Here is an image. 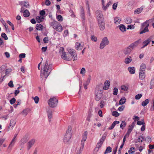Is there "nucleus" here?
Masks as SVG:
<instances>
[{
  "mask_svg": "<svg viewBox=\"0 0 154 154\" xmlns=\"http://www.w3.org/2000/svg\"><path fill=\"white\" fill-rule=\"evenodd\" d=\"M52 69V64H48V62L46 60L41 70V77L42 78H47Z\"/></svg>",
  "mask_w": 154,
  "mask_h": 154,
  "instance_id": "1",
  "label": "nucleus"
},
{
  "mask_svg": "<svg viewBox=\"0 0 154 154\" xmlns=\"http://www.w3.org/2000/svg\"><path fill=\"white\" fill-rule=\"evenodd\" d=\"M71 127L70 126H69L64 137L63 140L65 143H67L70 140L71 137Z\"/></svg>",
  "mask_w": 154,
  "mask_h": 154,
  "instance_id": "2",
  "label": "nucleus"
},
{
  "mask_svg": "<svg viewBox=\"0 0 154 154\" xmlns=\"http://www.w3.org/2000/svg\"><path fill=\"white\" fill-rule=\"evenodd\" d=\"M58 101V100L56 97H53L49 99L48 102V104L51 107H55L57 105Z\"/></svg>",
  "mask_w": 154,
  "mask_h": 154,
  "instance_id": "3",
  "label": "nucleus"
},
{
  "mask_svg": "<svg viewBox=\"0 0 154 154\" xmlns=\"http://www.w3.org/2000/svg\"><path fill=\"white\" fill-rule=\"evenodd\" d=\"M109 43V41L107 37H103L100 44L99 47L100 49H103L105 46L108 45Z\"/></svg>",
  "mask_w": 154,
  "mask_h": 154,
  "instance_id": "4",
  "label": "nucleus"
},
{
  "mask_svg": "<svg viewBox=\"0 0 154 154\" xmlns=\"http://www.w3.org/2000/svg\"><path fill=\"white\" fill-rule=\"evenodd\" d=\"M95 14L98 21L103 20V15L101 11L97 10L96 11Z\"/></svg>",
  "mask_w": 154,
  "mask_h": 154,
  "instance_id": "5",
  "label": "nucleus"
},
{
  "mask_svg": "<svg viewBox=\"0 0 154 154\" xmlns=\"http://www.w3.org/2000/svg\"><path fill=\"white\" fill-rule=\"evenodd\" d=\"M141 40L139 39L138 40H137L134 42L130 44L128 47L132 50L134 48L136 47L138 45L140 42Z\"/></svg>",
  "mask_w": 154,
  "mask_h": 154,
  "instance_id": "6",
  "label": "nucleus"
},
{
  "mask_svg": "<svg viewBox=\"0 0 154 154\" xmlns=\"http://www.w3.org/2000/svg\"><path fill=\"white\" fill-rule=\"evenodd\" d=\"M69 53L71 55L72 57L74 60H77V57L76 51L74 50L70 49L68 51Z\"/></svg>",
  "mask_w": 154,
  "mask_h": 154,
  "instance_id": "7",
  "label": "nucleus"
},
{
  "mask_svg": "<svg viewBox=\"0 0 154 154\" xmlns=\"http://www.w3.org/2000/svg\"><path fill=\"white\" fill-rule=\"evenodd\" d=\"M95 99L97 101L99 100L102 97V93L98 92V91H95Z\"/></svg>",
  "mask_w": 154,
  "mask_h": 154,
  "instance_id": "8",
  "label": "nucleus"
},
{
  "mask_svg": "<svg viewBox=\"0 0 154 154\" xmlns=\"http://www.w3.org/2000/svg\"><path fill=\"white\" fill-rule=\"evenodd\" d=\"M98 21V26L101 30H103L105 28V23L104 20H101Z\"/></svg>",
  "mask_w": 154,
  "mask_h": 154,
  "instance_id": "9",
  "label": "nucleus"
},
{
  "mask_svg": "<svg viewBox=\"0 0 154 154\" xmlns=\"http://www.w3.org/2000/svg\"><path fill=\"white\" fill-rule=\"evenodd\" d=\"M103 86L102 84H100L97 85L95 91H98V92L102 93L103 91L104 90Z\"/></svg>",
  "mask_w": 154,
  "mask_h": 154,
  "instance_id": "10",
  "label": "nucleus"
},
{
  "mask_svg": "<svg viewBox=\"0 0 154 154\" xmlns=\"http://www.w3.org/2000/svg\"><path fill=\"white\" fill-rule=\"evenodd\" d=\"M68 55V54H66L65 52L64 53L62 54L61 55L62 58L66 60H71V58Z\"/></svg>",
  "mask_w": 154,
  "mask_h": 154,
  "instance_id": "11",
  "label": "nucleus"
},
{
  "mask_svg": "<svg viewBox=\"0 0 154 154\" xmlns=\"http://www.w3.org/2000/svg\"><path fill=\"white\" fill-rule=\"evenodd\" d=\"M47 112V115L48 117L49 122H50L51 120V119L52 118V112L51 109L49 108L47 109L46 110Z\"/></svg>",
  "mask_w": 154,
  "mask_h": 154,
  "instance_id": "12",
  "label": "nucleus"
},
{
  "mask_svg": "<svg viewBox=\"0 0 154 154\" xmlns=\"http://www.w3.org/2000/svg\"><path fill=\"white\" fill-rule=\"evenodd\" d=\"M84 45L83 43L76 42L75 45L76 49L78 50H81L83 48Z\"/></svg>",
  "mask_w": 154,
  "mask_h": 154,
  "instance_id": "13",
  "label": "nucleus"
},
{
  "mask_svg": "<svg viewBox=\"0 0 154 154\" xmlns=\"http://www.w3.org/2000/svg\"><path fill=\"white\" fill-rule=\"evenodd\" d=\"M16 123V120L14 119H12L10 121L9 125V126L8 128H11V129H12L15 126Z\"/></svg>",
  "mask_w": 154,
  "mask_h": 154,
  "instance_id": "14",
  "label": "nucleus"
},
{
  "mask_svg": "<svg viewBox=\"0 0 154 154\" xmlns=\"http://www.w3.org/2000/svg\"><path fill=\"white\" fill-rule=\"evenodd\" d=\"M104 85L103 86L104 90H107L109 89L110 85V82L108 80H106L104 83Z\"/></svg>",
  "mask_w": 154,
  "mask_h": 154,
  "instance_id": "15",
  "label": "nucleus"
},
{
  "mask_svg": "<svg viewBox=\"0 0 154 154\" xmlns=\"http://www.w3.org/2000/svg\"><path fill=\"white\" fill-rule=\"evenodd\" d=\"M54 29L58 32H61L63 30V28L61 24L59 23Z\"/></svg>",
  "mask_w": 154,
  "mask_h": 154,
  "instance_id": "16",
  "label": "nucleus"
},
{
  "mask_svg": "<svg viewBox=\"0 0 154 154\" xmlns=\"http://www.w3.org/2000/svg\"><path fill=\"white\" fill-rule=\"evenodd\" d=\"M144 8L143 6H141V7L137 8L135 10L134 14H138L140 13L142 11Z\"/></svg>",
  "mask_w": 154,
  "mask_h": 154,
  "instance_id": "17",
  "label": "nucleus"
},
{
  "mask_svg": "<svg viewBox=\"0 0 154 154\" xmlns=\"http://www.w3.org/2000/svg\"><path fill=\"white\" fill-rule=\"evenodd\" d=\"M35 139H32L28 143V149H29L34 144L35 142Z\"/></svg>",
  "mask_w": 154,
  "mask_h": 154,
  "instance_id": "18",
  "label": "nucleus"
},
{
  "mask_svg": "<svg viewBox=\"0 0 154 154\" xmlns=\"http://www.w3.org/2000/svg\"><path fill=\"white\" fill-rule=\"evenodd\" d=\"M132 51L128 47L125 48L124 51V53L125 54H130L131 52Z\"/></svg>",
  "mask_w": 154,
  "mask_h": 154,
  "instance_id": "19",
  "label": "nucleus"
},
{
  "mask_svg": "<svg viewBox=\"0 0 154 154\" xmlns=\"http://www.w3.org/2000/svg\"><path fill=\"white\" fill-rule=\"evenodd\" d=\"M132 61L131 57L130 56H128L125 59V63L126 64L131 63Z\"/></svg>",
  "mask_w": 154,
  "mask_h": 154,
  "instance_id": "20",
  "label": "nucleus"
},
{
  "mask_svg": "<svg viewBox=\"0 0 154 154\" xmlns=\"http://www.w3.org/2000/svg\"><path fill=\"white\" fill-rule=\"evenodd\" d=\"M36 20L38 23H40L44 21V17H43L37 16L36 18Z\"/></svg>",
  "mask_w": 154,
  "mask_h": 154,
  "instance_id": "21",
  "label": "nucleus"
},
{
  "mask_svg": "<svg viewBox=\"0 0 154 154\" xmlns=\"http://www.w3.org/2000/svg\"><path fill=\"white\" fill-rule=\"evenodd\" d=\"M112 2L111 1H109L108 3H107L106 5H105L103 6H102V8L104 11H106L108 8L109 5L112 4Z\"/></svg>",
  "mask_w": 154,
  "mask_h": 154,
  "instance_id": "22",
  "label": "nucleus"
},
{
  "mask_svg": "<svg viewBox=\"0 0 154 154\" xmlns=\"http://www.w3.org/2000/svg\"><path fill=\"white\" fill-rule=\"evenodd\" d=\"M88 136V132L85 131L82 135V140L85 141L87 139Z\"/></svg>",
  "mask_w": 154,
  "mask_h": 154,
  "instance_id": "23",
  "label": "nucleus"
},
{
  "mask_svg": "<svg viewBox=\"0 0 154 154\" xmlns=\"http://www.w3.org/2000/svg\"><path fill=\"white\" fill-rule=\"evenodd\" d=\"M59 23L56 21H53L51 22L50 23V26H51L54 29L55 28L56 25H57Z\"/></svg>",
  "mask_w": 154,
  "mask_h": 154,
  "instance_id": "24",
  "label": "nucleus"
},
{
  "mask_svg": "<svg viewBox=\"0 0 154 154\" xmlns=\"http://www.w3.org/2000/svg\"><path fill=\"white\" fill-rule=\"evenodd\" d=\"M145 77L144 72L139 71V77L141 80L143 79Z\"/></svg>",
  "mask_w": 154,
  "mask_h": 154,
  "instance_id": "25",
  "label": "nucleus"
},
{
  "mask_svg": "<svg viewBox=\"0 0 154 154\" xmlns=\"http://www.w3.org/2000/svg\"><path fill=\"white\" fill-rule=\"evenodd\" d=\"M118 27L120 30L122 32L125 31L126 30V28L125 26L123 24H121L119 25Z\"/></svg>",
  "mask_w": 154,
  "mask_h": 154,
  "instance_id": "26",
  "label": "nucleus"
},
{
  "mask_svg": "<svg viewBox=\"0 0 154 154\" xmlns=\"http://www.w3.org/2000/svg\"><path fill=\"white\" fill-rule=\"evenodd\" d=\"M85 12L84 9L82 7H81V16L82 18L83 19H85Z\"/></svg>",
  "mask_w": 154,
  "mask_h": 154,
  "instance_id": "27",
  "label": "nucleus"
},
{
  "mask_svg": "<svg viewBox=\"0 0 154 154\" xmlns=\"http://www.w3.org/2000/svg\"><path fill=\"white\" fill-rule=\"evenodd\" d=\"M128 70L131 74H133L135 72V69L134 67H128Z\"/></svg>",
  "mask_w": 154,
  "mask_h": 154,
  "instance_id": "28",
  "label": "nucleus"
},
{
  "mask_svg": "<svg viewBox=\"0 0 154 154\" xmlns=\"http://www.w3.org/2000/svg\"><path fill=\"white\" fill-rule=\"evenodd\" d=\"M90 80V79L88 78V79L86 81L85 83L84 84V87L85 89L87 88V86L88 85Z\"/></svg>",
  "mask_w": 154,
  "mask_h": 154,
  "instance_id": "29",
  "label": "nucleus"
},
{
  "mask_svg": "<svg viewBox=\"0 0 154 154\" xmlns=\"http://www.w3.org/2000/svg\"><path fill=\"white\" fill-rule=\"evenodd\" d=\"M146 67V66L145 64L144 63L142 64L140 66L139 71L144 72Z\"/></svg>",
  "mask_w": 154,
  "mask_h": 154,
  "instance_id": "30",
  "label": "nucleus"
},
{
  "mask_svg": "<svg viewBox=\"0 0 154 154\" xmlns=\"http://www.w3.org/2000/svg\"><path fill=\"white\" fill-rule=\"evenodd\" d=\"M126 100V99L125 97H123L121 98L119 100V105L123 104L125 103Z\"/></svg>",
  "mask_w": 154,
  "mask_h": 154,
  "instance_id": "31",
  "label": "nucleus"
},
{
  "mask_svg": "<svg viewBox=\"0 0 154 154\" xmlns=\"http://www.w3.org/2000/svg\"><path fill=\"white\" fill-rule=\"evenodd\" d=\"M30 15V13L28 10H26L23 11V16L25 17H28Z\"/></svg>",
  "mask_w": 154,
  "mask_h": 154,
  "instance_id": "32",
  "label": "nucleus"
},
{
  "mask_svg": "<svg viewBox=\"0 0 154 154\" xmlns=\"http://www.w3.org/2000/svg\"><path fill=\"white\" fill-rule=\"evenodd\" d=\"M29 111V109H27L23 110L22 112V113L23 115H24L25 116H26L28 112Z\"/></svg>",
  "mask_w": 154,
  "mask_h": 154,
  "instance_id": "33",
  "label": "nucleus"
},
{
  "mask_svg": "<svg viewBox=\"0 0 154 154\" xmlns=\"http://www.w3.org/2000/svg\"><path fill=\"white\" fill-rule=\"evenodd\" d=\"M43 26L40 24H38L36 25V29L38 30H41L42 29Z\"/></svg>",
  "mask_w": 154,
  "mask_h": 154,
  "instance_id": "34",
  "label": "nucleus"
},
{
  "mask_svg": "<svg viewBox=\"0 0 154 154\" xmlns=\"http://www.w3.org/2000/svg\"><path fill=\"white\" fill-rule=\"evenodd\" d=\"M149 99H146L144 101L142 102L141 105L143 106H145L149 103Z\"/></svg>",
  "mask_w": 154,
  "mask_h": 154,
  "instance_id": "35",
  "label": "nucleus"
},
{
  "mask_svg": "<svg viewBox=\"0 0 154 154\" xmlns=\"http://www.w3.org/2000/svg\"><path fill=\"white\" fill-rule=\"evenodd\" d=\"M112 151V148L110 146H108L104 152V154H106L108 153H109Z\"/></svg>",
  "mask_w": 154,
  "mask_h": 154,
  "instance_id": "36",
  "label": "nucleus"
},
{
  "mask_svg": "<svg viewBox=\"0 0 154 154\" xmlns=\"http://www.w3.org/2000/svg\"><path fill=\"white\" fill-rule=\"evenodd\" d=\"M125 22L126 23L129 24L131 23L132 19L129 17H127L125 19Z\"/></svg>",
  "mask_w": 154,
  "mask_h": 154,
  "instance_id": "37",
  "label": "nucleus"
},
{
  "mask_svg": "<svg viewBox=\"0 0 154 154\" xmlns=\"http://www.w3.org/2000/svg\"><path fill=\"white\" fill-rule=\"evenodd\" d=\"M135 148L132 147L129 149L128 151V152L129 154H133L135 152Z\"/></svg>",
  "mask_w": 154,
  "mask_h": 154,
  "instance_id": "38",
  "label": "nucleus"
},
{
  "mask_svg": "<svg viewBox=\"0 0 154 154\" xmlns=\"http://www.w3.org/2000/svg\"><path fill=\"white\" fill-rule=\"evenodd\" d=\"M134 127V122H133L131 126H129V128H128L127 132L129 133H131L132 130H133Z\"/></svg>",
  "mask_w": 154,
  "mask_h": 154,
  "instance_id": "39",
  "label": "nucleus"
},
{
  "mask_svg": "<svg viewBox=\"0 0 154 154\" xmlns=\"http://www.w3.org/2000/svg\"><path fill=\"white\" fill-rule=\"evenodd\" d=\"M150 42L147 39L143 42V44H144L143 46L141 48H143L145 46H146Z\"/></svg>",
  "mask_w": 154,
  "mask_h": 154,
  "instance_id": "40",
  "label": "nucleus"
},
{
  "mask_svg": "<svg viewBox=\"0 0 154 154\" xmlns=\"http://www.w3.org/2000/svg\"><path fill=\"white\" fill-rule=\"evenodd\" d=\"M103 143V142L99 140L97 144L96 149L98 148V149L101 147Z\"/></svg>",
  "mask_w": 154,
  "mask_h": 154,
  "instance_id": "41",
  "label": "nucleus"
},
{
  "mask_svg": "<svg viewBox=\"0 0 154 154\" xmlns=\"http://www.w3.org/2000/svg\"><path fill=\"white\" fill-rule=\"evenodd\" d=\"M14 143L15 141L12 140L10 144H9L8 148L10 149H11L12 147L14 146Z\"/></svg>",
  "mask_w": 154,
  "mask_h": 154,
  "instance_id": "42",
  "label": "nucleus"
},
{
  "mask_svg": "<svg viewBox=\"0 0 154 154\" xmlns=\"http://www.w3.org/2000/svg\"><path fill=\"white\" fill-rule=\"evenodd\" d=\"M85 141L81 140V146L80 148V149L81 150H82L84 148Z\"/></svg>",
  "mask_w": 154,
  "mask_h": 154,
  "instance_id": "43",
  "label": "nucleus"
},
{
  "mask_svg": "<svg viewBox=\"0 0 154 154\" xmlns=\"http://www.w3.org/2000/svg\"><path fill=\"white\" fill-rule=\"evenodd\" d=\"M57 19L59 21H62L63 20V18L60 15H58L57 16Z\"/></svg>",
  "mask_w": 154,
  "mask_h": 154,
  "instance_id": "44",
  "label": "nucleus"
},
{
  "mask_svg": "<svg viewBox=\"0 0 154 154\" xmlns=\"http://www.w3.org/2000/svg\"><path fill=\"white\" fill-rule=\"evenodd\" d=\"M121 20L117 17H116L114 19V21L115 23H120Z\"/></svg>",
  "mask_w": 154,
  "mask_h": 154,
  "instance_id": "45",
  "label": "nucleus"
},
{
  "mask_svg": "<svg viewBox=\"0 0 154 154\" xmlns=\"http://www.w3.org/2000/svg\"><path fill=\"white\" fill-rule=\"evenodd\" d=\"M106 134H104L100 140L103 143L106 139Z\"/></svg>",
  "mask_w": 154,
  "mask_h": 154,
  "instance_id": "46",
  "label": "nucleus"
},
{
  "mask_svg": "<svg viewBox=\"0 0 154 154\" xmlns=\"http://www.w3.org/2000/svg\"><path fill=\"white\" fill-rule=\"evenodd\" d=\"M121 90L124 91H127L128 90V88L125 85L121 86Z\"/></svg>",
  "mask_w": 154,
  "mask_h": 154,
  "instance_id": "47",
  "label": "nucleus"
},
{
  "mask_svg": "<svg viewBox=\"0 0 154 154\" xmlns=\"http://www.w3.org/2000/svg\"><path fill=\"white\" fill-rule=\"evenodd\" d=\"M137 124L139 125H145V122L143 120H142V121H138L137 122Z\"/></svg>",
  "mask_w": 154,
  "mask_h": 154,
  "instance_id": "48",
  "label": "nucleus"
},
{
  "mask_svg": "<svg viewBox=\"0 0 154 154\" xmlns=\"http://www.w3.org/2000/svg\"><path fill=\"white\" fill-rule=\"evenodd\" d=\"M143 140H144V138L143 136L142 135L139 136L138 139V141L139 142H142L143 141Z\"/></svg>",
  "mask_w": 154,
  "mask_h": 154,
  "instance_id": "49",
  "label": "nucleus"
},
{
  "mask_svg": "<svg viewBox=\"0 0 154 154\" xmlns=\"http://www.w3.org/2000/svg\"><path fill=\"white\" fill-rule=\"evenodd\" d=\"M118 92V89L116 87H115L113 89V94L114 95H116L117 94Z\"/></svg>",
  "mask_w": 154,
  "mask_h": 154,
  "instance_id": "50",
  "label": "nucleus"
},
{
  "mask_svg": "<svg viewBox=\"0 0 154 154\" xmlns=\"http://www.w3.org/2000/svg\"><path fill=\"white\" fill-rule=\"evenodd\" d=\"M142 97V94H139L135 96V98L136 100H139Z\"/></svg>",
  "mask_w": 154,
  "mask_h": 154,
  "instance_id": "51",
  "label": "nucleus"
},
{
  "mask_svg": "<svg viewBox=\"0 0 154 154\" xmlns=\"http://www.w3.org/2000/svg\"><path fill=\"white\" fill-rule=\"evenodd\" d=\"M1 36L2 38H4L5 40H7L8 39V38L6 34L4 32L2 33L1 34Z\"/></svg>",
  "mask_w": 154,
  "mask_h": 154,
  "instance_id": "52",
  "label": "nucleus"
},
{
  "mask_svg": "<svg viewBox=\"0 0 154 154\" xmlns=\"http://www.w3.org/2000/svg\"><path fill=\"white\" fill-rule=\"evenodd\" d=\"M126 125V123L125 121H122V123L121 124L120 127L121 128H122V129H123V127H125Z\"/></svg>",
  "mask_w": 154,
  "mask_h": 154,
  "instance_id": "53",
  "label": "nucleus"
},
{
  "mask_svg": "<svg viewBox=\"0 0 154 154\" xmlns=\"http://www.w3.org/2000/svg\"><path fill=\"white\" fill-rule=\"evenodd\" d=\"M112 115L115 117H118L119 116V114L117 111H114L112 113Z\"/></svg>",
  "mask_w": 154,
  "mask_h": 154,
  "instance_id": "54",
  "label": "nucleus"
},
{
  "mask_svg": "<svg viewBox=\"0 0 154 154\" xmlns=\"http://www.w3.org/2000/svg\"><path fill=\"white\" fill-rule=\"evenodd\" d=\"M33 99L35 103L37 104L38 103L39 100V98L38 97L35 96V97L33 98Z\"/></svg>",
  "mask_w": 154,
  "mask_h": 154,
  "instance_id": "55",
  "label": "nucleus"
},
{
  "mask_svg": "<svg viewBox=\"0 0 154 154\" xmlns=\"http://www.w3.org/2000/svg\"><path fill=\"white\" fill-rule=\"evenodd\" d=\"M15 99L14 97H13L10 100V103L11 104H13L15 103Z\"/></svg>",
  "mask_w": 154,
  "mask_h": 154,
  "instance_id": "56",
  "label": "nucleus"
},
{
  "mask_svg": "<svg viewBox=\"0 0 154 154\" xmlns=\"http://www.w3.org/2000/svg\"><path fill=\"white\" fill-rule=\"evenodd\" d=\"M8 86L10 88H13L14 87V85L13 81L11 80L10 81L8 84Z\"/></svg>",
  "mask_w": 154,
  "mask_h": 154,
  "instance_id": "57",
  "label": "nucleus"
},
{
  "mask_svg": "<svg viewBox=\"0 0 154 154\" xmlns=\"http://www.w3.org/2000/svg\"><path fill=\"white\" fill-rule=\"evenodd\" d=\"M59 53L60 54H63L65 53L64 52V49L63 47H60L59 49Z\"/></svg>",
  "mask_w": 154,
  "mask_h": 154,
  "instance_id": "58",
  "label": "nucleus"
},
{
  "mask_svg": "<svg viewBox=\"0 0 154 154\" xmlns=\"http://www.w3.org/2000/svg\"><path fill=\"white\" fill-rule=\"evenodd\" d=\"M21 141L23 144L25 143L27 141L26 137H24L23 139H21Z\"/></svg>",
  "mask_w": 154,
  "mask_h": 154,
  "instance_id": "59",
  "label": "nucleus"
},
{
  "mask_svg": "<svg viewBox=\"0 0 154 154\" xmlns=\"http://www.w3.org/2000/svg\"><path fill=\"white\" fill-rule=\"evenodd\" d=\"M19 57L20 58H24L26 57V54L25 53H21L19 54Z\"/></svg>",
  "mask_w": 154,
  "mask_h": 154,
  "instance_id": "60",
  "label": "nucleus"
},
{
  "mask_svg": "<svg viewBox=\"0 0 154 154\" xmlns=\"http://www.w3.org/2000/svg\"><path fill=\"white\" fill-rule=\"evenodd\" d=\"M134 26L133 25H128L127 26V28L128 29H133L134 28Z\"/></svg>",
  "mask_w": 154,
  "mask_h": 154,
  "instance_id": "61",
  "label": "nucleus"
},
{
  "mask_svg": "<svg viewBox=\"0 0 154 154\" xmlns=\"http://www.w3.org/2000/svg\"><path fill=\"white\" fill-rule=\"evenodd\" d=\"M91 39L92 40L95 42H96L97 41V39L96 37L94 35L91 36Z\"/></svg>",
  "mask_w": 154,
  "mask_h": 154,
  "instance_id": "62",
  "label": "nucleus"
},
{
  "mask_svg": "<svg viewBox=\"0 0 154 154\" xmlns=\"http://www.w3.org/2000/svg\"><path fill=\"white\" fill-rule=\"evenodd\" d=\"M45 3L46 5L49 6L51 4V2L49 0H46Z\"/></svg>",
  "mask_w": 154,
  "mask_h": 154,
  "instance_id": "63",
  "label": "nucleus"
},
{
  "mask_svg": "<svg viewBox=\"0 0 154 154\" xmlns=\"http://www.w3.org/2000/svg\"><path fill=\"white\" fill-rule=\"evenodd\" d=\"M85 68L84 67H83L82 68V69L81 70L80 73L81 74H84L85 73Z\"/></svg>",
  "mask_w": 154,
  "mask_h": 154,
  "instance_id": "64",
  "label": "nucleus"
}]
</instances>
